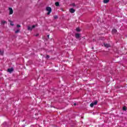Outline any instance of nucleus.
I'll return each mask as SVG.
<instances>
[{
    "instance_id": "nucleus-20",
    "label": "nucleus",
    "mask_w": 127,
    "mask_h": 127,
    "mask_svg": "<svg viewBox=\"0 0 127 127\" xmlns=\"http://www.w3.org/2000/svg\"><path fill=\"white\" fill-rule=\"evenodd\" d=\"M54 17L55 19L58 18V17L57 16H55Z\"/></svg>"
},
{
    "instance_id": "nucleus-24",
    "label": "nucleus",
    "mask_w": 127,
    "mask_h": 127,
    "mask_svg": "<svg viewBox=\"0 0 127 127\" xmlns=\"http://www.w3.org/2000/svg\"><path fill=\"white\" fill-rule=\"evenodd\" d=\"M73 105H74V106H76L77 104L76 103H74Z\"/></svg>"
},
{
    "instance_id": "nucleus-3",
    "label": "nucleus",
    "mask_w": 127,
    "mask_h": 127,
    "mask_svg": "<svg viewBox=\"0 0 127 127\" xmlns=\"http://www.w3.org/2000/svg\"><path fill=\"white\" fill-rule=\"evenodd\" d=\"M80 37H81V34H79V33L75 34V38L78 39V38H80Z\"/></svg>"
},
{
    "instance_id": "nucleus-8",
    "label": "nucleus",
    "mask_w": 127,
    "mask_h": 127,
    "mask_svg": "<svg viewBox=\"0 0 127 127\" xmlns=\"http://www.w3.org/2000/svg\"><path fill=\"white\" fill-rule=\"evenodd\" d=\"M112 32L113 34H115V33H116V32H117V30L116 29H114L112 30Z\"/></svg>"
},
{
    "instance_id": "nucleus-13",
    "label": "nucleus",
    "mask_w": 127,
    "mask_h": 127,
    "mask_svg": "<svg viewBox=\"0 0 127 127\" xmlns=\"http://www.w3.org/2000/svg\"><path fill=\"white\" fill-rule=\"evenodd\" d=\"M55 5H56V6H59V2H56L55 3Z\"/></svg>"
},
{
    "instance_id": "nucleus-10",
    "label": "nucleus",
    "mask_w": 127,
    "mask_h": 127,
    "mask_svg": "<svg viewBox=\"0 0 127 127\" xmlns=\"http://www.w3.org/2000/svg\"><path fill=\"white\" fill-rule=\"evenodd\" d=\"M28 30H30L31 31V30H32V27L30 26H28Z\"/></svg>"
},
{
    "instance_id": "nucleus-18",
    "label": "nucleus",
    "mask_w": 127,
    "mask_h": 127,
    "mask_svg": "<svg viewBox=\"0 0 127 127\" xmlns=\"http://www.w3.org/2000/svg\"><path fill=\"white\" fill-rule=\"evenodd\" d=\"M123 111H127V107H124L123 108Z\"/></svg>"
},
{
    "instance_id": "nucleus-19",
    "label": "nucleus",
    "mask_w": 127,
    "mask_h": 127,
    "mask_svg": "<svg viewBox=\"0 0 127 127\" xmlns=\"http://www.w3.org/2000/svg\"><path fill=\"white\" fill-rule=\"evenodd\" d=\"M0 54H1V55H2V54H3V52H2L0 50Z\"/></svg>"
},
{
    "instance_id": "nucleus-25",
    "label": "nucleus",
    "mask_w": 127,
    "mask_h": 127,
    "mask_svg": "<svg viewBox=\"0 0 127 127\" xmlns=\"http://www.w3.org/2000/svg\"><path fill=\"white\" fill-rule=\"evenodd\" d=\"M48 37H49V35H48Z\"/></svg>"
},
{
    "instance_id": "nucleus-16",
    "label": "nucleus",
    "mask_w": 127,
    "mask_h": 127,
    "mask_svg": "<svg viewBox=\"0 0 127 127\" xmlns=\"http://www.w3.org/2000/svg\"><path fill=\"white\" fill-rule=\"evenodd\" d=\"M10 24L12 26H13V25H14L13 23H12V21H10Z\"/></svg>"
},
{
    "instance_id": "nucleus-14",
    "label": "nucleus",
    "mask_w": 127,
    "mask_h": 127,
    "mask_svg": "<svg viewBox=\"0 0 127 127\" xmlns=\"http://www.w3.org/2000/svg\"><path fill=\"white\" fill-rule=\"evenodd\" d=\"M36 26H37V25H34L32 26V29H33V28H35V27H36Z\"/></svg>"
},
{
    "instance_id": "nucleus-6",
    "label": "nucleus",
    "mask_w": 127,
    "mask_h": 127,
    "mask_svg": "<svg viewBox=\"0 0 127 127\" xmlns=\"http://www.w3.org/2000/svg\"><path fill=\"white\" fill-rule=\"evenodd\" d=\"M69 11L71 12V13H74L75 9H74L73 8H70L69 9Z\"/></svg>"
},
{
    "instance_id": "nucleus-21",
    "label": "nucleus",
    "mask_w": 127,
    "mask_h": 127,
    "mask_svg": "<svg viewBox=\"0 0 127 127\" xmlns=\"http://www.w3.org/2000/svg\"><path fill=\"white\" fill-rule=\"evenodd\" d=\"M39 35V34H36L34 35V36H36V37H37V36H38Z\"/></svg>"
},
{
    "instance_id": "nucleus-7",
    "label": "nucleus",
    "mask_w": 127,
    "mask_h": 127,
    "mask_svg": "<svg viewBox=\"0 0 127 127\" xmlns=\"http://www.w3.org/2000/svg\"><path fill=\"white\" fill-rule=\"evenodd\" d=\"M5 23H7L6 21L2 20L1 21V24L4 25Z\"/></svg>"
},
{
    "instance_id": "nucleus-12",
    "label": "nucleus",
    "mask_w": 127,
    "mask_h": 127,
    "mask_svg": "<svg viewBox=\"0 0 127 127\" xmlns=\"http://www.w3.org/2000/svg\"><path fill=\"white\" fill-rule=\"evenodd\" d=\"M76 30L77 32H79V31H81V29H80L79 28H76Z\"/></svg>"
},
{
    "instance_id": "nucleus-17",
    "label": "nucleus",
    "mask_w": 127,
    "mask_h": 127,
    "mask_svg": "<svg viewBox=\"0 0 127 127\" xmlns=\"http://www.w3.org/2000/svg\"><path fill=\"white\" fill-rule=\"evenodd\" d=\"M90 107L91 108H93V107H94V103H92L90 105Z\"/></svg>"
},
{
    "instance_id": "nucleus-22",
    "label": "nucleus",
    "mask_w": 127,
    "mask_h": 127,
    "mask_svg": "<svg viewBox=\"0 0 127 127\" xmlns=\"http://www.w3.org/2000/svg\"><path fill=\"white\" fill-rule=\"evenodd\" d=\"M46 58H47V59H48V58H49V56L47 55L46 56Z\"/></svg>"
},
{
    "instance_id": "nucleus-2",
    "label": "nucleus",
    "mask_w": 127,
    "mask_h": 127,
    "mask_svg": "<svg viewBox=\"0 0 127 127\" xmlns=\"http://www.w3.org/2000/svg\"><path fill=\"white\" fill-rule=\"evenodd\" d=\"M9 14L10 15V14H12V13H13V10L12 9V8H9Z\"/></svg>"
},
{
    "instance_id": "nucleus-4",
    "label": "nucleus",
    "mask_w": 127,
    "mask_h": 127,
    "mask_svg": "<svg viewBox=\"0 0 127 127\" xmlns=\"http://www.w3.org/2000/svg\"><path fill=\"white\" fill-rule=\"evenodd\" d=\"M105 47H106V48H109V47H111V45L109 44H104Z\"/></svg>"
},
{
    "instance_id": "nucleus-23",
    "label": "nucleus",
    "mask_w": 127,
    "mask_h": 127,
    "mask_svg": "<svg viewBox=\"0 0 127 127\" xmlns=\"http://www.w3.org/2000/svg\"><path fill=\"white\" fill-rule=\"evenodd\" d=\"M21 26L20 25H17V27H21Z\"/></svg>"
},
{
    "instance_id": "nucleus-9",
    "label": "nucleus",
    "mask_w": 127,
    "mask_h": 127,
    "mask_svg": "<svg viewBox=\"0 0 127 127\" xmlns=\"http://www.w3.org/2000/svg\"><path fill=\"white\" fill-rule=\"evenodd\" d=\"M109 0H104L103 2L104 3H108L109 2Z\"/></svg>"
},
{
    "instance_id": "nucleus-11",
    "label": "nucleus",
    "mask_w": 127,
    "mask_h": 127,
    "mask_svg": "<svg viewBox=\"0 0 127 127\" xmlns=\"http://www.w3.org/2000/svg\"><path fill=\"white\" fill-rule=\"evenodd\" d=\"M92 103L93 104L94 106H96V105L98 104V102L97 101H95L94 102H92Z\"/></svg>"
},
{
    "instance_id": "nucleus-1",
    "label": "nucleus",
    "mask_w": 127,
    "mask_h": 127,
    "mask_svg": "<svg viewBox=\"0 0 127 127\" xmlns=\"http://www.w3.org/2000/svg\"><path fill=\"white\" fill-rule=\"evenodd\" d=\"M46 10L47 11H48L47 14L48 15H49V14H50V13H51V12L52 11V9L50 7H47L46 8Z\"/></svg>"
},
{
    "instance_id": "nucleus-15",
    "label": "nucleus",
    "mask_w": 127,
    "mask_h": 127,
    "mask_svg": "<svg viewBox=\"0 0 127 127\" xmlns=\"http://www.w3.org/2000/svg\"><path fill=\"white\" fill-rule=\"evenodd\" d=\"M20 29H17V30H16L15 31V33H18V32H19V31H20Z\"/></svg>"
},
{
    "instance_id": "nucleus-5",
    "label": "nucleus",
    "mask_w": 127,
    "mask_h": 127,
    "mask_svg": "<svg viewBox=\"0 0 127 127\" xmlns=\"http://www.w3.org/2000/svg\"><path fill=\"white\" fill-rule=\"evenodd\" d=\"M13 71V68H8L7 69V72H8L9 73H11V72H12Z\"/></svg>"
}]
</instances>
